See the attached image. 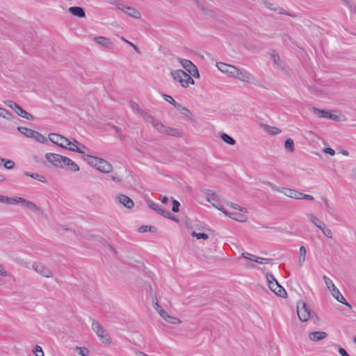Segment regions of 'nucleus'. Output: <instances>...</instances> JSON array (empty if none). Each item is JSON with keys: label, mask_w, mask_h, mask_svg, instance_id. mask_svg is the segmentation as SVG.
I'll list each match as a JSON object with an SVG mask.
<instances>
[{"label": "nucleus", "mask_w": 356, "mask_h": 356, "mask_svg": "<svg viewBox=\"0 0 356 356\" xmlns=\"http://www.w3.org/2000/svg\"><path fill=\"white\" fill-rule=\"evenodd\" d=\"M49 140L54 144L57 146L62 147L65 149H68L72 152H77L81 154H84V152H83L80 147H75V145H73L69 139L65 138V136L51 133L49 135Z\"/></svg>", "instance_id": "obj_1"}, {"label": "nucleus", "mask_w": 356, "mask_h": 356, "mask_svg": "<svg viewBox=\"0 0 356 356\" xmlns=\"http://www.w3.org/2000/svg\"><path fill=\"white\" fill-rule=\"evenodd\" d=\"M49 140L54 144L57 146L62 147L65 149H68L72 152H77L81 154H84V152H83L80 147H75V145H73L69 139L65 138V136L51 133L49 135Z\"/></svg>", "instance_id": "obj_2"}, {"label": "nucleus", "mask_w": 356, "mask_h": 356, "mask_svg": "<svg viewBox=\"0 0 356 356\" xmlns=\"http://www.w3.org/2000/svg\"><path fill=\"white\" fill-rule=\"evenodd\" d=\"M297 313L299 320L302 322H306L312 317H315L316 320L318 318L314 313H312L311 309L308 307L307 305L303 301H298L297 303Z\"/></svg>", "instance_id": "obj_3"}, {"label": "nucleus", "mask_w": 356, "mask_h": 356, "mask_svg": "<svg viewBox=\"0 0 356 356\" xmlns=\"http://www.w3.org/2000/svg\"><path fill=\"white\" fill-rule=\"evenodd\" d=\"M266 277L269 289L273 292H274L277 296L282 298L286 296L285 289L278 283L275 277L270 273H266Z\"/></svg>", "instance_id": "obj_4"}, {"label": "nucleus", "mask_w": 356, "mask_h": 356, "mask_svg": "<svg viewBox=\"0 0 356 356\" xmlns=\"http://www.w3.org/2000/svg\"><path fill=\"white\" fill-rule=\"evenodd\" d=\"M92 329L103 343L106 344H110L111 343L108 333L97 321L92 320Z\"/></svg>", "instance_id": "obj_5"}, {"label": "nucleus", "mask_w": 356, "mask_h": 356, "mask_svg": "<svg viewBox=\"0 0 356 356\" xmlns=\"http://www.w3.org/2000/svg\"><path fill=\"white\" fill-rule=\"evenodd\" d=\"M5 104L13 110L15 111V113L20 117L25 118L28 120H33L34 117L31 113H28L23 108H22L18 104L12 100L6 101Z\"/></svg>", "instance_id": "obj_6"}, {"label": "nucleus", "mask_w": 356, "mask_h": 356, "mask_svg": "<svg viewBox=\"0 0 356 356\" xmlns=\"http://www.w3.org/2000/svg\"><path fill=\"white\" fill-rule=\"evenodd\" d=\"M45 158L54 166L63 168L65 163V159H67V156L55 153H47Z\"/></svg>", "instance_id": "obj_7"}, {"label": "nucleus", "mask_w": 356, "mask_h": 356, "mask_svg": "<svg viewBox=\"0 0 356 356\" xmlns=\"http://www.w3.org/2000/svg\"><path fill=\"white\" fill-rule=\"evenodd\" d=\"M84 156H88L89 158L93 159L95 161L96 160L99 161L97 166L96 167V169L101 172L108 173L111 172V170H113L112 165L109 162L97 156H93L91 155H84Z\"/></svg>", "instance_id": "obj_8"}, {"label": "nucleus", "mask_w": 356, "mask_h": 356, "mask_svg": "<svg viewBox=\"0 0 356 356\" xmlns=\"http://www.w3.org/2000/svg\"><path fill=\"white\" fill-rule=\"evenodd\" d=\"M33 269L40 275L50 278L53 277L54 273L51 270L40 262H33L32 264Z\"/></svg>", "instance_id": "obj_9"}, {"label": "nucleus", "mask_w": 356, "mask_h": 356, "mask_svg": "<svg viewBox=\"0 0 356 356\" xmlns=\"http://www.w3.org/2000/svg\"><path fill=\"white\" fill-rule=\"evenodd\" d=\"M234 77L237 78L241 81L248 82L250 83H254L256 81V79L254 76H252V74H250L248 71H243L238 68H236V72H235Z\"/></svg>", "instance_id": "obj_10"}, {"label": "nucleus", "mask_w": 356, "mask_h": 356, "mask_svg": "<svg viewBox=\"0 0 356 356\" xmlns=\"http://www.w3.org/2000/svg\"><path fill=\"white\" fill-rule=\"evenodd\" d=\"M312 111L317 114L320 118L331 119L335 121H339V116L331 113L329 111L325 109H319L316 107H312Z\"/></svg>", "instance_id": "obj_11"}, {"label": "nucleus", "mask_w": 356, "mask_h": 356, "mask_svg": "<svg viewBox=\"0 0 356 356\" xmlns=\"http://www.w3.org/2000/svg\"><path fill=\"white\" fill-rule=\"evenodd\" d=\"M216 66L222 73L227 74L232 77H234L237 68L234 65H227L222 62L217 63Z\"/></svg>", "instance_id": "obj_12"}, {"label": "nucleus", "mask_w": 356, "mask_h": 356, "mask_svg": "<svg viewBox=\"0 0 356 356\" xmlns=\"http://www.w3.org/2000/svg\"><path fill=\"white\" fill-rule=\"evenodd\" d=\"M171 75L175 81L180 83L182 87L184 86V82L187 75V72L182 70H177L171 72Z\"/></svg>", "instance_id": "obj_13"}, {"label": "nucleus", "mask_w": 356, "mask_h": 356, "mask_svg": "<svg viewBox=\"0 0 356 356\" xmlns=\"http://www.w3.org/2000/svg\"><path fill=\"white\" fill-rule=\"evenodd\" d=\"M118 202L127 209H131L134 206V201L128 196L120 194L116 196Z\"/></svg>", "instance_id": "obj_14"}, {"label": "nucleus", "mask_w": 356, "mask_h": 356, "mask_svg": "<svg viewBox=\"0 0 356 356\" xmlns=\"http://www.w3.org/2000/svg\"><path fill=\"white\" fill-rule=\"evenodd\" d=\"M67 11L72 15L79 18H83L86 17V12L84 9L80 6H71L68 8Z\"/></svg>", "instance_id": "obj_15"}, {"label": "nucleus", "mask_w": 356, "mask_h": 356, "mask_svg": "<svg viewBox=\"0 0 356 356\" xmlns=\"http://www.w3.org/2000/svg\"><path fill=\"white\" fill-rule=\"evenodd\" d=\"M270 55L271 56V58H273V64L275 67H277V68L282 70H284V62L281 60L279 54L277 53V51L275 50H272L270 53Z\"/></svg>", "instance_id": "obj_16"}, {"label": "nucleus", "mask_w": 356, "mask_h": 356, "mask_svg": "<svg viewBox=\"0 0 356 356\" xmlns=\"http://www.w3.org/2000/svg\"><path fill=\"white\" fill-rule=\"evenodd\" d=\"M0 199H1V200H0V202H6V203L10 204H15L17 203L22 204L23 200H24V198L20 197H10L1 195H0Z\"/></svg>", "instance_id": "obj_17"}, {"label": "nucleus", "mask_w": 356, "mask_h": 356, "mask_svg": "<svg viewBox=\"0 0 356 356\" xmlns=\"http://www.w3.org/2000/svg\"><path fill=\"white\" fill-rule=\"evenodd\" d=\"M327 337V333L325 332L315 331L309 334V338L311 341H318Z\"/></svg>", "instance_id": "obj_18"}, {"label": "nucleus", "mask_w": 356, "mask_h": 356, "mask_svg": "<svg viewBox=\"0 0 356 356\" xmlns=\"http://www.w3.org/2000/svg\"><path fill=\"white\" fill-rule=\"evenodd\" d=\"M93 40L97 44L107 48H111L113 45V43L110 39L103 36H96L94 38Z\"/></svg>", "instance_id": "obj_19"}, {"label": "nucleus", "mask_w": 356, "mask_h": 356, "mask_svg": "<svg viewBox=\"0 0 356 356\" xmlns=\"http://www.w3.org/2000/svg\"><path fill=\"white\" fill-rule=\"evenodd\" d=\"M181 66L188 72H191V71L196 67V66L189 60L184 58H178Z\"/></svg>", "instance_id": "obj_20"}, {"label": "nucleus", "mask_w": 356, "mask_h": 356, "mask_svg": "<svg viewBox=\"0 0 356 356\" xmlns=\"http://www.w3.org/2000/svg\"><path fill=\"white\" fill-rule=\"evenodd\" d=\"M64 159V168L67 167V169L72 172H78L80 170L79 165L68 157Z\"/></svg>", "instance_id": "obj_21"}, {"label": "nucleus", "mask_w": 356, "mask_h": 356, "mask_svg": "<svg viewBox=\"0 0 356 356\" xmlns=\"http://www.w3.org/2000/svg\"><path fill=\"white\" fill-rule=\"evenodd\" d=\"M283 190L285 191L284 194L291 198L296 199V200H300V196L302 195V193L298 192L293 189L290 188H284Z\"/></svg>", "instance_id": "obj_22"}, {"label": "nucleus", "mask_w": 356, "mask_h": 356, "mask_svg": "<svg viewBox=\"0 0 356 356\" xmlns=\"http://www.w3.org/2000/svg\"><path fill=\"white\" fill-rule=\"evenodd\" d=\"M202 193H204L207 196L206 200L209 202H211V201H217L218 195L213 192L210 189H202Z\"/></svg>", "instance_id": "obj_23"}, {"label": "nucleus", "mask_w": 356, "mask_h": 356, "mask_svg": "<svg viewBox=\"0 0 356 356\" xmlns=\"http://www.w3.org/2000/svg\"><path fill=\"white\" fill-rule=\"evenodd\" d=\"M147 204L149 207L154 210V211H156L157 213L162 216H165L166 211L162 208H161L157 204L154 203L152 201H149Z\"/></svg>", "instance_id": "obj_24"}, {"label": "nucleus", "mask_w": 356, "mask_h": 356, "mask_svg": "<svg viewBox=\"0 0 356 356\" xmlns=\"http://www.w3.org/2000/svg\"><path fill=\"white\" fill-rule=\"evenodd\" d=\"M24 175L27 177H30L33 179H37L42 183L47 182V180L46 179V178L44 176L39 175L38 173H33V172H30L26 171V172H24Z\"/></svg>", "instance_id": "obj_25"}, {"label": "nucleus", "mask_w": 356, "mask_h": 356, "mask_svg": "<svg viewBox=\"0 0 356 356\" xmlns=\"http://www.w3.org/2000/svg\"><path fill=\"white\" fill-rule=\"evenodd\" d=\"M152 127H154L161 134H166L168 127L165 126L161 121L156 120L152 124Z\"/></svg>", "instance_id": "obj_26"}, {"label": "nucleus", "mask_w": 356, "mask_h": 356, "mask_svg": "<svg viewBox=\"0 0 356 356\" xmlns=\"http://www.w3.org/2000/svg\"><path fill=\"white\" fill-rule=\"evenodd\" d=\"M125 13H127L129 16L136 19H140L141 17L140 12L138 11V10H136L135 8L128 6L125 10Z\"/></svg>", "instance_id": "obj_27"}, {"label": "nucleus", "mask_w": 356, "mask_h": 356, "mask_svg": "<svg viewBox=\"0 0 356 356\" xmlns=\"http://www.w3.org/2000/svg\"><path fill=\"white\" fill-rule=\"evenodd\" d=\"M177 111L180 112L183 115L186 117H190L191 115V112L186 107L182 106L179 103H177L175 107Z\"/></svg>", "instance_id": "obj_28"}, {"label": "nucleus", "mask_w": 356, "mask_h": 356, "mask_svg": "<svg viewBox=\"0 0 356 356\" xmlns=\"http://www.w3.org/2000/svg\"><path fill=\"white\" fill-rule=\"evenodd\" d=\"M138 231L140 233H145L146 232L156 233L158 229L156 227L152 225H142L138 228Z\"/></svg>", "instance_id": "obj_29"}, {"label": "nucleus", "mask_w": 356, "mask_h": 356, "mask_svg": "<svg viewBox=\"0 0 356 356\" xmlns=\"http://www.w3.org/2000/svg\"><path fill=\"white\" fill-rule=\"evenodd\" d=\"M220 136L223 142L226 143L229 145H234L236 144V140L232 137H231L230 136L225 133H222Z\"/></svg>", "instance_id": "obj_30"}, {"label": "nucleus", "mask_w": 356, "mask_h": 356, "mask_svg": "<svg viewBox=\"0 0 356 356\" xmlns=\"http://www.w3.org/2000/svg\"><path fill=\"white\" fill-rule=\"evenodd\" d=\"M308 217L309 218V220L311 222L316 226L318 229H321L324 225V222H323L321 220H320L317 217L314 216L313 214H308Z\"/></svg>", "instance_id": "obj_31"}, {"label": "nucleus", "mask_w": 356, "mask_h": 356, "mask_svg": "<svg viewBox=\"0 0 356 356\" xmlns=\"http://www.w3.org/2000/svg\"><path fill=\"white\" fill-rule=\"evenodd\" d=\"M166 134L176 138H181L182 136V133L179 129L168 127Z\"/></svg>", "instance_id": "obj_32"}, {"label": "nucleus", "mask_w": 356, "mask_h": 356, "mask_svg": "<svg viewBox=\"0 0 356 356\" xmlns=\"http://www.w3.org/2000/svg\"><path fill=\"white\" fill-rule=\"evenodd\" d=\"M17 130L28 138H32L35 130L24 127H18Z\"/></svg>", "instance_id": "obj_33"}, {"label": "nucleus", "mask_w": 356, "mask_h": 356, "mask_svg": "<svg viewBox=\"0 0 356 356\" xmlns=\"http://www.w3.org/2000/svg\"><path fill=\"white\" fill-rule=\"evenodd\" d=\"M22 204L25 207H26V208H28V209H31V210H32L33 211L37 212V211H40V208L35 203H33V202H32L31 201L26 200L24 198Z\"/></svg>", "instance_id": "obj_34"}, {"label": "nucleus", "mask_w": 356, "mask_h": 356, "mask_svg": "<svg viewBox=\"0 0 356 356\" xmlns=\"http://www.w3.org/2000/svg\"><path fill=\"white\" fill-rule=\"evenodd\" d=\"M146 121H147L149 123H150L152 125L155 122L156 120L154 116H152L151 114L148 113L147 112L145 111L144 110L140 111L139 113Z\"/></svg>", "instance_id": "obj_35"}, {"label": "nucleus", "mask_w": 356, "mask_h": 356, "mask_svg": "<svg viewBox=\"0 0 356 356\" xmlns=\"http://www.w3.org/2000/svg\"><path fill=\"white\" fill-rule=\"evenodd\" d=\"M31 138H34L37 142H40L41 143H47L48 141L44 136L36 131H34Z\"/></svg>", "instance_id": "obj_36"}, {"label": "nucleus", "mask_w": 356, "mask_h": 356, "mask_svg": "<svg viewBox=\"0 0 356 356\" xmlns=\"http://www.w3.org/2000/svg\"><path fill=\"white\" fill-rule=\"evenodd\" d=\"M262 126L264 127V129L271 135H277L281 132V130L277 127H271L267 124H263Z\"/></svg>", "instance_id": "obj_37"}, {"label": "nucleus", "mask_w": 356, "mask_h": 356, "mask_svg": "<svg viewBox=\"0 0 356 356\" xmlns=\"http://www.w3.org/2000/svg\"><path fill=\"white\" fill-rule=\"evenodd\" d=\"M323 278L324 282H325V283L326 284V286L331 291V293L332 291H334V289H337L335 286V285L334 284L333 282L329 277H327L326 275H324L323 277Z\"/></svg>", "instance_id": "obj_38"}, {"label": "nucleus", "mask_w": 356, "mask_h": 356, "mask_svg": "<svg viewBox=\"0 0 356 356\" xmlns=\"http://www.w3.org/2000/svg\"><path fill=\"white\" fill-rule=\"evenodd\" d=\"M306 257V249L304 245H301L299 250V259L298 263L299 265L301 266L302 263L305 261Z\"/></svg>", "instance_id": "obj_39"}, {"label": "nucleus", "mask_w": 356, "mask_h": 356, "mask_svg": "<svg viewBox=\"0 0 356 356\" xmlns=\"http://www.w3.org/2000/svg\"><path fill=\"white\" fill-rule=\"evenodd\" d=\"M1 163H3V167L8 170L13 169L15 167V162L10 159H2Z\"/></svg>", "instance_id": "obj_40"}, {"label": "nucleus", "mask_w": 356, "mask_h": 356, "mask_svg": "<svg viewBox=\"0 0 356 356\" xmlns=\"http://www.w3.org/2000/svg\"><path fill=\"white\" fill-rule=\"evenodd\" d=\"M233 214H234V220L236 221L243 222L248 220V217L245 214L240 213H233Z\"/></svg>", "instance_id": "obj_41"}, {"label": "nucleus", "mask_w": 356, "mask_h": 356, "mask_svg": "<svg viewBox=\"0 0 356 356\" xmlns=\"http://www.w3.org/2000/svg\"><path fill=\"white\" fill-rule=\"evenodd\" d=\"M284 147L286 149L290 152H293L294 150V142L291 138H287L284 142Z\"/></svg>", "instance_id": "obj_42"}, {"label": "nucleus", "mask_w": 356, "mask_h": 356, "mask_svg": "<svg viewBox=\"0 0 356 356\" xmlns=\"http://www.w3.org/2000/svg\"><path fill=\"white\" fill-rule=\"evenodd\" d=\"M0 116L8 120L13 117V114L10 111L1 107H0Z\"/></svg>", "instance_id": "obj_43"}, {"label": "nucleus", "mask_w": 356, "mask_h": 356, "mask_svg": "<svg viewBox=\"0 0 356 356\" xmlns=\"http://www.w3.org/2000/svg\"><path fill=\"white\" fill-rule=\"evenodd\" d=\"M191 236L195 237L197 240L203 239L207 240L209 238V235L205 233H197L195 231L191 232Z\"/></svg>", "instance_id": "obj_44"}, {"label": "nucleus", "mask_w": 356, "mask_h": 356, "mask_svg": "<svg viewBox=\"0 0 356 356\" xmlns=\"http://www.w3.org/2000/svg\"><path fill=\"white\" fill-rule=\"evenodd\" d=\"M332 295L334 297L337 301L341 302L342 301H345L344 297L341 295L338 289H334V291L332 292Z\"/></svg>", "instance_id": "obj_45"}, {"label": "nucleus", "mask_w": 356, "mask_h": 356, "mask_svg": "<svg viewBox=\"0 0 356 356\" xmlns=\"http://www.w3.org/2000/svg\"><path fill=\"white\" fill-rule=\"evenodd\" d=\"M161 95L165 101L168 102L175 107V105H177V102L170 95L166 94H162Z\"/></svg>", "instance_id": "obj_46"}, {"label": "nucleus", "mask_w": 356, "mask_h": 356, "mask_svg": "<svg viewBox=\"0 0 356 356\" xmlns=\"http://www.w3.org/2000/svg\"><path fill=\"white\" fill-rule=\"evenodd\" d=\"M84 155H86V154L85 153H84V154H83V159L85 161H86L89 165H90L91 166H93V167H95L96 168L99 161H97L96 160L95 161L92 158H89L88 156H84Z\"/></svg>", "instance_id": "obj_47"}, {"label": "nucleus", "mask_w": 356, "mask_h": 356, "mask_svg": "<svg viewBox=\"0 0 356 356\" xmlns=\"http://www.w3.org/2000/svg\"><path fill=\"white\" fill-rule=\"evenodd\" d=\"M166 318H165V321L172 325L181 323V321L176 317H173V316L168 315Z\"/></svg>", "instance_id": "obj_48"}, {"label": "nucleus", "mask_w": 356, "mask_h": 356, "mask_svg": "<svg viewBox=\"0 0 356 356\" xmlns=\"http://www.w3.org/2000/svg\"><path fill=\"white\" fill-rule=\"evenodd\" d=\"M77 352L79 355L81 356H88L89 350L85 347H76Z\"/></svg>", "instance_id": "obj_49"}, {"label": "nucleus", "mask_w": 356, "mask_h": 356, "mask_svg": "<svg viewBox=\"0 0 356 356\" xmlns=\"http://www.w3.org/2000/svg\"><path fill=\"white\" fill-rule=\"evenodd\" d=\"M321 230L326 237L332 238V232L329 228L326 227L325 225L321 229Z\"/></svg>", "instance_id": "obj_50"}, {"label": "nucleus", "mask_w": 356, "mask_h": 356, "mask_svg": "<svg viewBox=\"0 0 356 356\" xmlns=\"http://www.w3.org/2000/svg\"><path fill=\"white\" fill-rule=\"evenodd\" d=\"M227 204L234 209H237L242 212H247V209L245 208H243V207L238 205L237 204L232 203V202H227Z\"/></svg>", "instance_id": "obj_51"}, {"label": "nucleus", "mask_w": 356, "mask_h": 356, "mask_svg": "<svg viewBox=\"0 0 356 356\" xmlns=\"http://www.w3.org/2000/svg\"><path fill=\"white\" fill-rule=\"evenodd\" d=\"M272 261H273V259H268V258H262V257H257V258L255 259V262L259 263V264H270Z\"/></svg>", "instance_id": "obj_52"}, {"label": "nucleus", "mask_w": 356, "mask_h": 356, "mask_svg": "<svg viewBox=\"0 0 356 356\" xmlns=\"http://www.w3.org/2000/svg\"><path fill=\"white\" fill-rule=\"evenodd\" d=\"M35 356H44V352L41 346L36 345L33 350Z\"/></svg>", "instance_id": "obj_53"}, {"label": "nucleus", "mask_w": 356, "mask_h": 356, "mask_svg": "<svg viewBox=\"0 0 356 356\" xmlns=\"http://www.w3.org/2000/svg\"><path fill=\"white\" fill-rule=\"evenodd\" d=\"M179 207H180V203L176 200H172V211L174 213H177L179 211Z\"/></svg>", "instance_id": "obj_54"}, {"label": "nucleus", "mask_w": 356, "mask_h": 356, "mask_svg": "<svg viewBox=\"0 0 356 356\" xmlns=\"http://www.w3.org/2000/svg\"><path fill=\"white\" fill-rule=\"evenodd\" d=\"M189 83L194 84L195 81L193 79V78L189 75V74L187 73L186 77L185 79V82H184V88H187L188 86Z\"/></svg>", "instance_id": "obj_55"}, {"label": "nucleus", "mask_w": 356, "mask_h": 356, "mask_svg": "<svg viewBox=\"0 0 356 356\" xmlns=\"http://www.w3.org/2000/svg\"><path fill=\"white\" fill-rule=\"evenodd\" d=\"M121 39L122 40H123L124 42H125L126 43L129 44V46H131L133 47V49L135 50V51L139 54H141L140 49H138V47L135 45L134 44H133L132 42L128 41L127 40H126L124 37H121Z\"/></svg>", "instance_id": "obj_56"}, {"label": "nucleus", "mask_w": 356, "mask_h": 356, "mask_svg": "<svg viewBox=\"0 0 356 356\" xmlns=\"http://www.w3.org/2000/svg\"><path fill=\"white\" fill-rule=\"evenodd\" d=\"M242 257L243 258H245V259H248L250 261H253L255 262V259L257 258V256H255L254 254H252L250 253H248V252H243L242 254Z\"/></svg>", "instance_id": "obj_57"}, {"label": "nucleus", "mask_w": 356, "mask_h": 356, "mask_svg": "<svg viewBox=\"0 0 356 356\" xmlns=\"http://www.w3.org/2000/svg\"><path fill=\"white\" fill-rule=\"evenodd\" d=\"M163 217H165L166 218H168V219H170V220H173L175 222H179L178 218L176 216L172 215L169 211H166V213H165V216Z\"/></svg>", "instance_id": "obj_58"}, {"label": "nucleus", "mask_w": 356, "mask_h": 356, "mask_svg": "<svg viewBox=\"0 0 356 356\" xmlns=\"http://www.w3.org/2000/svg\"><path fill=\"white\" fill-rule=\"evenodd\" d=\"M264 184L267 186H269L273 191H280L279 188L275 185L274 184L270 182V181H265Z\"/></svg>", "instance_id": "obj_59"}, {"label": "nucleus", "mask_w": 356, "mask_h": 356, "mask_svg": "<svg viewBox=\"0 0 356 356\" xmlns=\"http://www.w3.org/2000/svg\"><path fill=\"white\" fill-rule=\"evenodd\" d=\"M323 200L324 201V203H325V208H326L327 212L329 213H332L333 209L329 205V203H328L327 200L325 198H324V197H323Z\"/></svg>", "instance_id": "obj_60"}, {"label": "nucleus", "mask_w": 356, "mask_h": 356, "mask_svg": "<svg viewBox=\"0 0 356 356\" xmlns=\"http://www.w3.org/2000/svg\"><path fill=\"white\" fill-rule=\"evenodd\" d=\"M130 102H131L132 108L136 109L138 113H140V111H143V109H141L140 108L139 105L137 103L134 102L132 100Z\"/></svg>", "instance_id": "obj_61"}, {"label": "nucleus", "mask_w": 356, "mask_h": 356, "mask_svg": "<svg viewBox=\"0 0 356 356\" xmlns=\"http://www.w3.org/2000/svg\"><path fill=\"white\" fill-rule=\"evenodd\" d=\"M189 74H191L195 78H199L200 77L199 71H198L197 67L195 69H193L191 71V72H190Z\"/></svg>", "instance_id": "obj_62"}, {"label": "nucleus", "mask_w": 356, "mask_h": 356, "mask_svg": "<svg viewBox=\"0 0 356 356\" xmlns=\"http://www.w3.org/2000/svg\"><path fill=\"white\" fill-rule=\"evenodd\" d=\"M324 152L328 154L331 156H334L335 154V151L331 147H327L323 149Z\"/></svg>", "instance_id": "obj_63"}, {"label": "nucleus", "mask_w": 356, "mask_h": 356, "mask_svg": "<svg viewBox=\"0 0 356 356\" xmlns=\"http://www.w3.org/2000/svg\"><path fill=\"white\" fill-rule=\"evenodd\" d=\"M347 6L351 12L356 13V7L350 1H347Z\"/></svg>", "instance_id": "obj_64"}]
</instances>
